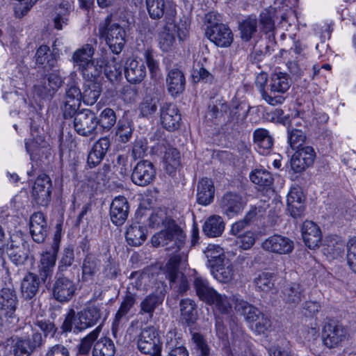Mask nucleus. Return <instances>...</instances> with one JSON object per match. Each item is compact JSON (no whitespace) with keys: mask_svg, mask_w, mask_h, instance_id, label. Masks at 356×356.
I'll use <instances>...</instances> for the list:
<instances>
[{"mask_svg":"<svg viewBox=\"0 0 356 356\" xmlns=\"http://www.w3.org/2000/svg\"><path fill=\"white\" fill-rule=\"evenodd\" d=\"M72 9V3L67 0H63L56 8L53 22L54 26L57 30H62L69 22V15Z\"/></svg>","mask_w":356,"mask_h":356,"instance_id":"27","label":"nucleus"},{"mask_svg":"<svg viewBox=\"0 0 356 356\" xmlns=\"http://www.w3.org/2000/svg\"><path fill=\"white\" fill-rule=\"evenodd\" d=\"M291 79L286 73L278 72L272 74L268 92H263V99L268 104L276 106L282 104L284 94L289 89Z\"/></svg>","mask_w":356,"mask_h":356,"instance_id":"3","label":"nucleus"},{"mask_svg":"<svg viewBox=\"0 0 356 356\" xmlns=\"http://www.w3.org/2000/svg\"><path fill=\"white\" fill-rule=\"evenodd\" d=\"M115 353L114 343L108 337H101L93 345L92 356H114Z\"/></svg>","mask_w":356,"mask_h":356,"instance_id":"40","label":"nucleus"},{"mask_svg":"<svg viewBox=\"0 0 356 356\" xmlns=\"http://www.w3.org/2000/svg\"><path fill=\"white\" fill-rule=\"evenodd\" d=\"M132 132L133 129L129 122L119 121L116 131V136L119 137L120 142L123 143H127L132 136Z\"/></svg>","mask_w":356,"mask_h":356,"instance_id":"61","label":"nucleus"},{"mask_svg":"<svg viewBox=\"0 0 356 356\" xmlns=\"http://www.w3.org/2000/svg\"><path fill=\"white\" fill-rule=\"evenodd\" d=\"M117 117L115 111L110 108H104L99 114L97 115V125L99 130L108 131L116 123Z\"/></svg>","mask_w":356,"mask_h":356,"instance_id":"43","label":"nucleus"},{"mask_svg":"<svg viewBox=\"0 0 356 356\" xmlns=\"http://www.w3.org/2000/svg\"><path fill=\"white\" fill-rule=\"evenodd\" d=\"M225 229V222L220 216L213 215L209 217L202 226L203 233L208 237H218Z\"/></svg>","mask_w":356,"mask_h":356,"instance_id":"32","label":"nucleus"},{"mask_svg":"<svg viewBox=\"0 0 356 356\" xmlns=\"http://www.w3.org/2000/svg\"><path fill=\"white\" fill-rule=\"evenodd\" d=\"M102 88L99 83L92 81H88L83 86L82 92L83 102L87 105L94 104L100 96Z\"/></svg>","mask_w":356,"mask_h":356,"instance_id":"42","label":"nucleus"},{"mask_svg":"<svg viewBox=\"0 0 356 356\" xmlns=\"http://www.w3.org/2000/svg\"><path fill=\"white\" fill-rule=\"evenodd\" d=\"M192 339L195 344L196 350L200 356H210V348L202 335L199 333H194Z\"/></svg>","mask_w":356,"mask_h":356,"instance_id":"64","label":"nucleus"},{"mask_svg":"<svg viewBox=\"0 0 356 356\" xmlns=\"http://www.w3.org/2000/svg\"><path fill=\"white\" fill-rule=\"evenodd\" d=\"M129 204L124 196H118L113 200L110 207V217L112 222L117 226L122 225L127 219Z\"/></svg>","mask_w":356,"mask_h":356,"instance_id":"21","label":"nucleus"},{"mask_svg":"<svg viewBox=\"0 0 356 356\" xmlns=\"http://www.w3.org/2000/svg\"><path fill=\"white\" fill-rule=\"evenodd\" d=\"M306 140L304 132L299 129H293L289 132L288 140L291 147L293 149L302 148Z\"/></svg>","mask_w":356,"mask_h":356,"instance_id":"59","label":"nucleus"},{"mask_svg":"<svg viewBox=\"0 0 356 356\" xmlns=\"http://www.w3.org/2000/svg\"><path fill=\"white\" fill-rule=\"evenodd\" d=\"M22 331L26 334V341L29 345H31V350L33 353L36 348H40L43 344L42 334L38 332H33L31 326L27 325L23 327Z\"/></svg>","mask_w":356,"mask_h":356,"instance_id":"54","label":"nucleus"},{"mask_svg":"<svg viewBox=\"0 0 356 356\" xmlns=\"http://www.w3.org/2000/svg\"><path fill=\"white\" fill-rule=\"evenodd\" d=\"M241 38L249 41L257 31V19L255 16H249L239 24Z\"/></svg>","mask_w":356,"mask_h":356,"instance_id":"47","label":"nucleus"},{"mask_svg":"<svg viewBox=\"0 0 356 356\" xmlns=\"http://www.w3.org/2000/svg\"><path fill=\"white\" fill-rule=\"evenodd\" d=\"M253 138L261 154H268L273 145V139L266 129H256L253 134Z\"/></svg>","mask_w":356,"mask_h":356,"instance_id":"35","label":"nucleus"},{"mask_svg":"<svg viewBox=\"0 0 356 356\" xmlns=\"http://www.w3.org/2000/svg\"><path fill=\"white\" fill-rule=\"evenodd\" d=\"M215 194L213 182L208 178L201 179L197 188V201L200 204L208 205L213 202Z\"/></svg>","mask_w":356,"mask_h":356,"instance_id":"25","label":"nucleus"},{"mask_svg":"<svg viewBox=\"0 0 356 356\" xmlns=\"http://www.w3.org/2000/svg\"><path fill=\"white\" fill-rule=\"evenodd\" d=\"M346 330L340 324L334 322L327 323L323 328V341L329 348L339 346L346 339Z\"/></svg>","mask_w":356,"mask_h":356,"instance_id":"15","label":"nucleus"},{"mask_svg":"<svg viewBox=\"0 0 356 356\" xmlns=\"http://www.w3.org/2000/svg\"><path fill=\"white\" fill-rule=\"evenodd\" d=\"M136 300V296L130 292H127L124 300H122L119 309L118 310L115 319L113 322L112 332L114 337L122 319L129 313L131 307L134 305Z\"/></svg>","mask_w":356,"mask_h":356,"instance_id":"30","label":"nucleus"},{"mask_svg":"<svg viewBox=\"0 0 356 356\" xmlns=\"http://www.w3.org/2000/svg\"><path fill=\"white\" fill-rule=\"evenodd\" d=\"M102 257V254H89L85 257L82 265L83 279L88 280L99 271Z\"/></svg>","mask_w":356,"mask_h":356,"instance_id":"36","label":"nucleus"},{"mask_svg":"<svg viewBox=\"0 0 356 356\" xmlns=\"http://www.w3.org/2000/svg\"><path fill=\"white\" fill-rule=\"evenodd\" d=\"M111 147V140L107 136H104L98 139L92 145L90 150L87 163L90 168H95L98 165Z\"/></svg>","mask_w":356,"mask_h":356,"instance_id":"20","label":"nucleus"},{"mask_svg":"<svg viewBox=\"0 0 356 356\" xmlns=\"http://www.w3.org/2000/svg\"><path fill=\"white\" fill-rule=\"evenodd\" d=\"M79 330H84L96 325L102 317V305H90L83 310L77 313Z\"/></svg>","mask_w":356,"mask_h":356,"instance_id":"19","label":"nucleus"},{"mask_svg":"<svg viewBox=\"0 0 356 356\" xmlns=\"http://www.w3.org/2000/svg\"><path fill=\"white\" fill-rule=\"evenodd\" d=\"M101 329V325L97 326L94 330L81 340V343L79 345V353L80 354L86 355L90 352L92 345L95 343V341L99 335Z\"/></svg>","mask_w":356,"mask_h":356,"instance_id":"52","label":"nucleus"},{"mask_svg":"<svg viewBox=\"0 0 356 356\" xmlns=\"http://www.w3.org/2000/svg\"><path fill=\"white\" fill-rule=\"evenodd\" d=\"M73 126L75 131L85 137H95L98 131L97 114L90 109H82L74 115Z\"/></svg>","mask_w":356,"mask_h":356,"instance_id":"4","label":"nucleus"},{"mask_svg":"<svg viewBox=\"0 0 356 356\" xmlns=\"http://www.w3.org/2000/svg\"><path fill=\"white\" fill-rule=\"evenodd\" d=\"M204 252L211 268H213V264L218 265L226 260L223 250L218 245L209 244Z\"/></svg>","mask_w":356,"mask_h":356,"instance_id":"49","label":"nucleus"},{"mask_svg":"<svg viewBox=\"0 0 356 356\" xmlns=\"http://www.w3.org/2000/svg\"><path fill=\"white\" fill-rule=\"evenodd\" d=\"M166 85L169 93L176 97L183 92L186 80L183 72L178 69H172L168 72L166 77Z\"/></svg>","mask_w":356,"mask_h":356,"instance_id":"24","label":"nucleus"},{"mask_svg":"<svg viewBox=\"0 0 356 356\" xmlns=\"http://www.w3.org/2000/svg\"><path fill=\"white\" fill-rule=\"evenodd\" d=\"M193 284L199 298L209 305L217 291L209 286L206 280L200 277L195 278Z\"/></svg>","mask_w":356,"mask_h":356,"instance_id":"37","label":"nucleus"},{"mask_svg":"<svg viewBox=\"0 0 356 356\" xmlns=\"http://www.w3.org/2000/svg\"><path fill=\"white\" fill-rule=\"evenodd\" d=\"M347 264L356 275V238H351L347 243Z\"/></svg>","mask_w":356,"mask_h":356,"instance_id":"62","label":"nucleus"},{"mask_svg":"<svg viewBox=\"0 0 356 356\" xmlns=\"http://www.w3.org/2000/svg\"><path fill=\"white\" fill-rule=\"evenodd\" d=\"M159 99L156 97L146 96L140 104L139 110L143 117H149L157 111Z\"/></svg>","mask_w":356,"mask_h":356,"instance_id":"53","label":"nucleus"},{"mask_svg":"<svg viewBox=\"0 0 356 356\" xmlns=\"http://www.w3.org/2000/svg\"><path fill=\"white\" fill-rule=\"evenodd\" d=\"M250 180L260 186L268 187L273 182L272 175L264 169H256L250 175Z\"/></svg>","mask_w":356,"mask_h":356,"instance_id":"50","label":"nucleus"},{"mask_svg":"<svg viewBox=\"0 0 356 356\" xmlns=\"http://www.w3.org/2000/svg\"><path fill=\"white\" fill-rule=\"evenodd\" d=\"M149 225L152 228L165 227L152 238L154 247L166 246V250L175 252L184 245L186 234L176 222L167 213L165 209H157L149 218Z\"/></svg>","mask_w":356,"mask_h":356,"instance_id":"1","label":"nucleus"},{"mask_svg":"<svg viewBox=\"0 0 356 356\" xmlns=\"http://www.w3.org/2000/svg\"><path fill=\"white\" fill-rule=\"evenodd\" d=\"M35 61V64L39 67L51 69L56 65L57 56L51 51L49 46L42 44L36 51Z\"/></svg>","mask_w":356,"mask_h":356,"instance_id":"29","label":"nucleus"},{"mask_svg":"<svg viewBox=\"0 0 356 356\" xmlns=\"http://www.w3.org/2000/svg\"><path fill=\"white\" fill-rule=\"evenodd\" d=\"M273 14V8L265 10L260 14V24L262 31L265 33H270L275 29Z\"/></svg>","mask_w":356,"mask_h":356,"instance_id":"57","label":"nucleus"},{"mask_svg":"<svg viewBox=\"0 0 356 356\" xmlns=\"http://www.w3.org/2000/svg\"><path fill=\"white\" fill-rule=\"evenodd\" d=\"M316 158V153L311 146H305L297 149L292 155L290 164L293 172H302L312 166Z\"/></svg>","mask_w":356,"mask_h":356,"instance_id":"12","label":"nucleus"},{"mask_svg":"<svg viewBox=\"0 0 356 356\" xmlns=\"http://www.w3.org/2000/svg\"><path fill=\"white\" fill-rule=\"evenodd\" d=\"M302 236L305 244L309 249L318 248L322 238L319 227L313 221L306 220L301 227Z\"/></svg>","mask_w":356,"mask_h":356,"instance_id":"22","label":"nucleus"},{"mask_svg":"<svg viewBox=\"0 0 356 356\" xmlns=\"http://www.w3.org/2000/svg\"><path fill=\"white\" fill-rule=\"evenodd\" d=\"M207 37L216 46L227 47L233 42V33L231 29L225 24H216L211 27H207Z\"/></svg>","mask_w":356,"mask_h":356,"instance_id":"16","label":"nucleus"},{"mask_svg":"<svg viewBox=\"0 0 356 356\" xmlns=\"http://www.w3.org/2000/svg\"><path fill=\"white\" fill-rule=\"evenodd\" d=\"M76 289V285L69 278L56 277L52 289L53 296L59 302H67L73 297Z\"/></svg>","mask_w":356,"mask_h":356,"instance_id":"18","label":"nucleus"},{"mask_svg":"<svg viewBox=\"0 0 356 356\" xmlns=\"http://www.w3.org/2000/svg\"><path fill=\"white\" fill-rule=\"evenodd\" d=\"M165 169L170 175H173L180 166L179 152L175 148H168L164 155Z\"/></svg>","mask_w":356,"mask_h":356,"instance_id":"45","label":"nucleus"},{"mask_svg":"<svg viewBox=\"0 0 356 356\" xmlns=\"http://www.w3.org/2000/svg\"><path fill=\"white\" fill-rule=\"evenodd\" d=\"M345 248V242L341 239H332L328 241L324 248L325 254H329L332 259H337L341 255Z\"/></svg>","mask_w":356,"mask_h":356,"instance_id":"55","label":"nucleus"},{"mask_svg":"<svg viewBox=\"0 0 356 356\" xmlns=\"http://www.w3.org/2000/svg\"><path fill=\"white\" fill-rule=\"evenodd\" d=\"M234 308L235 310L242 315L245 320L248 323L257 321L261 314V312L259 309L243 300L236 299L235 301Z\"/></svg>","mask_w":356,"mask_h":356,"instance_id":"33","label":"nucleus"},{"mask_svg":"<svg viewBox=\"0 0 356 356\" xmlns=\"http://www.w3.org/2000/svg\"><path fill=\"white\" fill-rule=\"evenodd\" d=\"M81 102L80 101L65 97L63 106H62L64 118L67 119L74 117L78 113Z\"/></svg>","mask_w":356,"mask_h":356,"instance_id":"58","label":"nucleus"},{"mask_svg":"<svg viewBox=\"0 0 356 356\" xmlns=\"http://www.w3.org/2000/svg\"><path fill=\"white\" fill-rule=\"evenodd\" d=\"M105 65V74L110 80L116 79L121 74L120 65H114L113 70H108L110 66L107 64L106 57L99 60H92L79 68L81 70L83 77L90 81L99 77L102 73V67Z\"/></svg>","mask_w":356,"mask_h":356,"instance_id":"6","label":"nucleus"},{"mask_svg":"<svg viewBox=\"0 0 356 356\" xmlns=\"http://www.w3.org/2000/svg\"><path fill=\"white\" fill-rule=\"evenodd\" d=\"M156 176V170L152 162L142 160L133 169L131 179L134 184L145 186L152 182Z\"/></svg>","mask_w":356,"mask_h":356,"instance_id":"10","label":"nucleus"},{"mask_svg":"<svg viewBox=\"0 0 356 356\" xmlns=\"http://www.w3.org/2000/svg\"><path fill=\"white\" fill-rule=\"evenodd\" d=\"M76 323H78V314H76L73 309H70L63 323L61 328L65 332L72 330L74 332H81L79 327L76 326Z\"/></svg>","mask_w":356,"mask_h":356,"instance_id":"60","label":"nucleus"},{"mask_svg":"<svg viewBox=\"0 0 356 356\" xmlns=\"http://www.w3.org/2000/svg\"><path fill=\"white\" fill-rule=\"evenodd\" d=\"M181 261V256L179 254H175L172 256L166 264V270L168 277L170 282H175L177 278V275L181 274L178 270V268Z\"/></svg>","mask_w":356,"mask_h":356,"instance_id":"56","label":"nucleus"},{"mask_svg":"<svg viewBox=\"0 0 356 356\" xmlns=\"http://www.w3.org/2000/svg\"><path fill=\"white\" fill-rule=\"evenodd\" d=\"M51 181L45 174L39 175L32 188V196L37 204L46 207L50 202Z\"/></svg>","mask_w":356,"mask_h":356,"instance_id":"11","label":"nucleus"},{"mask_svg":"<svg viewBox=\"0 0 356 356\" xmlns=\"http://www.w3.org/2000/svg\"><path fill=\"white\" fill-rule=\"evenodd\" d=\"M56 92L50 88L49 83L41 82L33 87V94L41 99H51Z\"/></svg>","mask_w":356,"mask_h":356,"instance_id":"63","label":"nucleus"},{"mask_svg":"<svg viewBox=\"0 0 356 356\" xmlns=\"http://www.w3.org/2000/svg\"><path fill=\"white\" fill-rule=\"evenodd\" d=\"M99 36L105 38L107 44L113 54H119L125 44L126 32L119 24L112 21L111 16H107L98 28Z\"/></svg>","mask_w":356,"mask_h":356,"instance_id":"2","label":"nucleus"},{"mask_svg":"<svg viewBox=\"0 0 356 356\" xmlns=\"http://www.w3.org/2000/svg\"><path fill=\"white\" fill-rule=\"evenodd\" d=\"M96 45L97 40L92 39L90 40V43L85 44L74 52L72 59L79 68L93 60L92 56Z\"/></svg>","mask_w":356,"mask_h":356,"instance_id":"28","label":"nucleus"},{"mask_svg":"<svg viewBox=\"0 0 356 356\" xmlns=\"http://www.w3.org/2000/svg\"><path fill=\"white\" fill-rule=\"evenodd\" d=\"M137 347L143 354L161 356V343L158 330L154 327L143 329L138 339Z\"/></svg>","mask_w":356,"mask_h":356,"instance_id":"5","label":"nucleus"},{"mask_svg":"<svg viewBox=\"0 0 356 356\" xmlns=\"http://www.w3.org/2000/svg\"><path fill=\"white\" fill-rule=\"evenodd\" d=\"M274 275L273 273L263 272L254 280L256 287L264 292L270 291L275 285Z\"/></svg>","mask_w":356,"mask_h":356,"instance_id":"51","label":"nucleus"},{"mask_svg":"<svg viewBox=\"0 0 356 356\" xmlns=\"http://www.w3.org/2000/svg\"><path fill=\"white\" fill-rule=\"evenodd\" d=\"M127 243L133 246L140 245L146 239V228L139 223L131 225L126 232Z\"/></svg>","mask_w":356,"mask_h":356,"instance_id":"38","label":"nucleus"},{"mask_svg":"<svg viewBox=\"0 0 356 356\" xmlns=\"http://www.w3.org/2000/svg\"><path fill=\"white\" fill-rule=\"evenodd\" d=\"M40 278L33 273H27L21 282V293L26 300H31L38 292Z\"/></svg>","mask_w":356,"mask_h":356,"instance_id":"26","label":"nucleus"},{"mask_svg":"<svg viewBox=\"0 0 356 356\" xmlns=\"http://www.w3.org/2000/svg\"><path fill=\"white\" fill-rule=\"evenodd\" d=\"M164 299L163 294L151 293L148 295L140 305V314H147L150 318L153 316L155 309L162 304Z\"/></svg>","mask_w":356,"mask_h":356,"instance_id":"39","label":"nucleus"},{"mask_svg":"<svg viewBox=\"0 0 356 356\" xmlns=\"http://www.w3.org/2000/svg\"><path fill=\"white\" fill-rule=\"evenodd\" d=\"M125 77L131 83H140L146 76V67L141 60L128 59L125 65Z\"/></svg>","mask_w":356,"mask_h":356,"instance_id":"23","label":"nucleus"},{"mask_svg":"<svg viewBox=\"0 0 356 356\" xmlns=\"http://www.w3.org/2000/svg\"><path fill=\"white\" fill-rule=\"evenodd\" d=\"M149 17L153 19L165 16V22H174L176 11L168 0H145Z\"/></svg>","mask_w":356,"mask_h":356,"instance_id":"9","label":"nucleus"},{"mask_svg":"<svg viewBox=\"0 0 356 356\" xmlns=\"http://www.w3.org/2000/svg\"><path fill=\"white\" fill-rule=\"evenodd\" d=\"M261 248L270 253L286 254L291 253L294 248L293 241L289 238L273 234L266 238L261 243Z\"/></svg>","mask_w":356,"mask_h":356,"instance_id":"8","label":"nucleus"},{"mask_svg":"<svg viewBox=\"0 0 356 356\" xmlns=\"http://www.w3.org/2000/svg\"><path fill=\"white\" fill-rule=\"evenodd\" d=\"M188 31L183 24L177 25L173 22H167L163 31L160 33L159 43L163 51L168 52L174 48L176 38L183 41L188 35Z\"/></svg>","mask_w":356,"mask_h":356,"instance_id":"7","label":"nucleus"},{"mask_svg":"<svg viewBox=\"0 0 356 356\" xmlns=\"http://www.w3.org/2000/svg\"><path fill=\"white\" fill-rule=\"evenodd\" d=\"M245 206V202L240 195L228 192L220 200L222 213L229 218H232L241 212Z\"/></svg>","mask_w":356,"mask_h":356,"instance_id":"17","label":"nucleus"},{"mask_svg":"<svg viewBox=\"0 0 356 356\" xmlns=\"http://www.w3.org/2000/svg\"><path fill=\"white\" fill-rule=\"evenodd\" d=\"M181 119V114L175 104L165 102L161 106V123L166 130L173 131L178 129Z\"/></svg>","mask_w":356,"mask_h":356,"instance_id":"14","label":"nucleus"},{"mask_svg":"<svg viewBox=\"0 0 356 356\" xmlns=\"http://www.w3.org/2000/svg\"><path fill=\"white\" fill-rule=\"evenodd\" d=\"M236 300L235 297L229 298L217 292L209 305H213L220 314H228L232 311V302H235Z\"/></svg>","mask_w":356,"mask_h":356,"instance_id":"44","label":"nucleus"},{"mask_svg":"<svg viewBox=\"0 0 356 356\" xmlns=\"http://www.w3.org/2000/svg\"><path fill=\"white\" fill-rule=\"evenodd\" d=\"M211 271L215 279L223 283L232 280L234 275V266L228 259L218 265L213 264Z\"/></svg>","mask_w":356,"mask_h":356,"instance_id":"31","label":"nucleus"},{"mask_svg":"<svg viewBox=\"0 0 356 356\" xmlns=\"http://www.w3.org/2000/svg\"><path fill=\"white\" fill-rule=\"evenodd\" d=\"M29 245L25 241H22L21 245H18L11 244L8 249V255L10 259L17 266L25 263L29 258Z\"/></svg>","mask_w":356,"mask_h":356,"instance_id":"34","label":"nucleus"},{"mask_svg":"<svg viewBox=\"0 0 356 356\" xmlns=\"http://www.w3.org/2000/svg\"><path fill=\"white\" fill-rule=\"evenodd\" d=\"M8 341H10L15 356H29L32 353L31 350L32 346L28 344L25 336H13Z\"/></svg>","mask_w":356,"mask_h":356,"instance_id":"46","label":"nucleus"},{"mask_svg":"<svg viewBox=\"0 0 356 356\" xmlns=\"http://www.w3.org/2000/svg\"><path fill=\"white\" fill-rule=\"evenodd\" d=\"M282 293L284 301L291 305L298 304L304 297L302 289L297 283L286 284L282 291Z\"/></svg>","mask_w":356,"mask_h":356,"instance_id":"41","label":"nucleus"},{"mask_svg":"<svg viewBox=\"0 0 356 356\" xmlns=\"http://www.w3.org/2000/svg\"><path fill=\"white\" fill-rule=\"evenodd\" d=\"M17 302V296L14 290L2 289L0 293V315L10 322L17 319L15 311Z\"/></svg>","mask_w":356,"mask_h":356,"instance_id":"13","label":"nucleus"},{"mask_svg":"<svg viewBox=\"0 0 356 356\" xmlns=\"http://www.w3.org/2000/svg\"><path fill=\"white\" fill-rule=\"evenodd\" d=\"M181 316L186 322H193L197 316L196 304L190 298L181 300L179 302Z\"/></svg>","mask_w":356,"mask_h":356,"instance_id":"48","label":"nucleus"}]
</instances>
